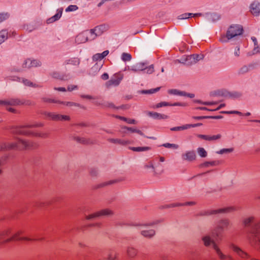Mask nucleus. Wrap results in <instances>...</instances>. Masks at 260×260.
<instances>
[{"label": "nucleus", "instance_id": "nucleus-1", "mask_svg": "<svg viewBox=\"0 0 260 260\" xmlns=\"http://www.w3.org/2000/svg\"><path fill=\"white\" fill-rule=\"evenodd\" d=\"M242 223L249 235L248 240L250 244L260 253V221H257L253 216L245 218Z\"/></svg>", "mask_w": 260, "mask_h": 260}, {"label": "nucleus", "instance_id": "nucleus-2", "mask_svg": "<svg viewBox=\"0 0 260 260\" xmlns=\"http://www.w3.org/2000/svg\"><path fill=\"white\" fill-rule=\"evenodd\" d=\"M23 233L22 231H19L14 234L12 237L5 239L7 236L11 235L10 229H7L0 232V247L3 246L5 244L13 240L16 241H40L43 239V238H39V235L37 234H33L29 235V237H20L19 236Z\"/></svg>", "mask_w": 260, "mask_h": 260}, {"label": "nucleus", "instance_id": "nucleus-3", "mask_svg": "<svg viewBox=\"0 0 260 260\" xmlns=\"http://www.w3.org/2000/svg\"><path fill=\"white\" fill-rule=\"evenodd\" d=\"M39 144L37 143L31 141H26L19 139L15 143H3L0 144V151L12 149H35L37 148Z\"/></svg>", "mask_w": 260, "mask_h": 260}, {"label": "nucleus", "instance_id": "nucleus-4", "mask_svg": "<svg viewBox=\"0 0 260 260\" xmlns=\"http://www.w3.org/2000/svg\"><path fill=\"white\" fill-rule=\"evenodd\" d=\"M243 32V29L242 25L232 24L229 27L225 36L221 37L220 39V41L222 43L228 42L230 40L242 35Z\"/></svg>", "mask_w": 260, "mask_h": 260}, {"label": "nucleus", "instance_id": "nucleus-5", "mask_svg": "<svg viewBox=\"0 0 260 260\" xmlns=\"http://www.w3.org/2000/svg\"><path fill=\"white\" fill-rule=\"evenodd\" d=\"M204 244L206 247H211L216 252L220 260H234L232 258L223 254L218 247L214 240L211 238L210 236L206 235L202 238Z\"/></svg>", "mask_w": 260, "mask_h": 260}, {"label": "nucleus", "instance_id": "nucleus-6", "mask_svg": "<svg viewBox=\"0 0 260 260\" xmlns=\"http://www.w3.org/2000/svg\"><path fill=\"white\" fill-rule=\"evenodd\" d=\"M230 225L228 219H223L219 221L217 225L211 232L212 237L217 241L222 240L224 230L228 229Z\"/></svg>", "mask_w": 260, "mask_h": 260}, {"label": "nucleus", "instance_id": "nucleus-7", "mask_svg": "<svg viewBox=\"0 0 260 260\" xmlns=\"http://www.w3.org/2000/svg\"><path fill=\"white\" fill-rule=\"evenodd\" d=\"M126 69L134 72H143L144 73L149 74H152L154 71L153 65H149L147 61L138 62L131 67L128 66Z\"/></svg>", "mask_w": 260, "mask_h": 260}, {"label": "nucleus", "instance_id": "nucleus-8", "mask_svg": "<svg viewBox=\"0 0 260 260\" xmlns=\"http://www.w3.org/2000/svg\"><path fill=\"white\" fill-rule=\"evenodd\" d=\"M43 124L42 123H36L35 124H27L23 126H13L11 128V133L14 135H20L24 136H29L32 132L25 130L26 128H32L35 127H42Z\"/></svg>", "mask_w": 260, "mask_h": 260}, {"label": "nucleus", "instance_id": "nucleus-9", "mask_svg": "<svg viewBox=\"0 0 260 260\" xmlns=\"http://www.w3.org/2000/svg\"><path fill=\"white\" fill-rule=\"evenodd\" d=\"M235 210V209L234 207H229L216 210H204L199 212L196 215V216L197 217H198L203 216H209L219 213H229L234 211Z\"/></svg>", "mask_w": 260, "mask_h": 260}, {"label": "nucleus", "instance_id": "nucleus-10", "mask_svg": "<svg viewBox=\"0 0 260 260\" xmlns=\"http://www.w3.org/2000/svg\"><path fill=\"white\" fill-rule=\"evenodd\" d=\"M30 105L31 102L29 101H25L19 99H10L8 100H0L1 106H18Z\"/></svg>", "mask_w": 260, "mask_h": 260}, {"label": "nucleus", "instance_id": "nucleus-11", "mask_svg": "<svg viewBox=\"0 0 260 260\" xmlns=\"http://www.w3.org/2000/svg\"><path fill=\"white\" fill-rule=\"evenodd\" d=\"M113 212L109 209H104L93 214L87 216L86 219L90 220L102 216H110L113 215Z\"/></svg>", "mask_w": 260, "mask_h": 260}, {"label": "nucleus", "instance_id": "nucleus-12", "mask_svg": "<svg viewBox=\"0 0 260 260\" xmlns=\"http://www.w3.org/2000/svg\"><path fill=\"white\" fill-rule=\"evenodd\" d=\"M123 78V75L121 73L115 74L111 79L106 83L107 87L111 86H118Z\"/></svg>", "mask_w": 260, "mask_h": 260}, {"label": "nucleus", "instance_id": "nucleus-13", "mask_svg": "<svg viewBox=\"0 0 260 260\" xmlns=\"http://www.w3.org/2000/svg\"><path fill=\"white\" fill-rule=\"evenodd\" d=\"M187 106L186 103H180V102H176L174 103H170L167 102H160L156 105H155L153 108H159L165 106H182V107H185Z\"/></svg>", "mask_w": 260, "mask_h": 260}, {"label": "nucleus", "instance_id": "nucleus-14", "mask_svg": "<svg viewBox=\"0 0 260 260\" xmlns=\"http://www.w3.org/2000/svg\"><path fill=\"white\" fill-rule=\"evenodd\" d=\"M181 158L183 160L192 161L196 158V153L193 150L186 151L181 155Z\"/></svg>", "mask_w": 260, "mask_h": 260}, {"label": "nucleus", "instance_id": "nucleus-15", "mask_svg": "<svg viewBox=\"0 0 260 260\" xmlns=\"http://www.w3.org/2000/svg\"><path fill=\"white\" fill-rule=\"evenodd\" d=\"M251 13L256 16L259 15L260 13V2L254 1L250 6Z\"/></svg>", "mask_w": 260, "mask_h": 260}, {"label": "nucleus", "instance_id": "nucleus-16", "mask_svg": "<svg viewBox=\"0 0 260 260\" xmlns=\"http://www.w3.org/2000/svg\"><path fill=\"white\" fill-rule=\"evenodd\" d=\"M147 115L152 118L154 119H166L168 118V116L164 114H160L156 112L148 111Z\"/></svg>", "mask_w": 260, "mask_h": 260}, {"label": "nucleus", "instance_id": "nucleus-17", "mask_svg": "<svg viewBox=\"0 0 260 260\" xmlns=\"http://www.w3.org/2000/svg\"><path fill=\"white\" fill-rule=\"evenodd\" d=\"M197 137L205 140L214 141L220 139L221 137V135L220 134H218L217 135L209 136L202 134H197Z\"/></svg>", "mask_w": 260, "mask_h": 260}, {"label": "nucleus", "instance_id": "nucleus-18", "mask_svg": "<svg viewBox=\"0 0 260 260\" xmlns=\"http://www.w3.org/2000/svg\"><path fill=\"white\" fill-rule=\"evenodd\" d=\"M121 129H126V130H127L128 131H130L132 133H136L138 134H139L140 135L142 136H143L144 137H146L147 138H148V139H152V140H155L156 138L154 137H148V136H146L144 135V134L139 129H136V128H134L133 127H127L126 126H123L121 127Z\"/></svg>", "mask_w": 260, "mask_h": 260}, {"label": "nucleus", "instance_id": "nucleus-19", "mask_svg": "<svg viewBox=\"0 0 260 260\" xmlns=\"http://www.w3.org/2000/svg\"><path fill=\"white\" fill-rule=\"evenodd\" d=\"M75 41L78 44L84 43L88 41L87 35H86V31H84L77 35L75 39Z\"/></svg>", "mask_w": 260, "mask_h": 260}, {"label": "nucleus", "instance_id": "nucleus-20", "mask_svg": "<svg viewBox=\"0 0 260 260\" xmlns=\"http://www.w3.org/2000/svg\"><path fill=\"white\" fill-rule=\"evenodd\" d=\"M220 18V15L216 13L206 14V19L208 21L214 22Z\"/></svg>", "mask_w": 260, "mask_h": 260}, {"label": "nucleus", "instance_id": "nucleus-21", "mask_svg": "<svg viewBox=\"0 0 260 260\" xmlns=\"http://www.w3.org/2000/svg\"><path fill=\"white\" fill-rule=\"evenodd\" d=\"M108 141L110 143L118 144L123 146H125L129 144V142L128 141L120 139L110 138Z\"/></svg>", "mask_w": 260, "mask_h": 260}, {"label": "nucleus", "instance_id": "nucleus-22", "mask_svg": "<svg viewBox=\"0 0 260 260\" xmlns=\"http://www.w3.org/2000/svg\"><path fill=\"white\" fill-rule=\"evenodd\" d=\"M142 235L147 238H151L155 235V231L154 230H143L141 232Z\"/></svg>", "mask_w": 260, "mask_h": 260}, {"label": "nucleus", "instance_id": "nucleus-23", "mask_svg": "<svg viewBox=\"0 0 260 260\" xmlns=\"http://www.w3.org/2000/svg\"><path fill=\"white\" fill-rule=\"evenodd\" d=\"M202 13H195V14H193V13H184V14H181L180 15H179L178 16V19H187L189 17V16H202Z\"/></svg>", "mask_w": 260, "mask_h": 260}, {"label": "nucleus", "instance_id": "nucleus-24", "mask_svg": "<svg viewBox=\"0 0 260 260\" xmlns=\"http://www.w3.org/2000/svg\"><path fill=\"white\" fill-rule=\"evenodd\" d=\"M45 115L53 120H60V114H57L51 112H45Z\"/></svg>", "mask_w": 260, "mask_h": 260}, {"label": "nucleus", "instance_id": "nucleus-25", "mask_svg": "<svg viewBox=\"0 0 260 260\" xmlns=\"http://www.w3.org/2000/svg\"><path fill=\"white\" fill-rule=\"evenodd\" d=\"M45 115L53 120H60V114H57L51 112H45Z\"/></svg>", "mask_w": 260, "mask_h": 260}, {"label": "nucleus", "instance_id": "nucleus-26", "mask_svg": "<svg viewBox=\"0 0 260 260\" xmlns=\"http://www.w3.org/2000/svg\"><path fill=\"white\" fill-rule=\"evenodd\" d=\"M80 62V60L78 57L71 58L69 59L66 60L65 63L67 64H72L74 66H79Z\"/></svg>", "mask_w": 260, "mask_h": 260}, {"label": "nucleus", "instance_id": "nucleus-27", "mask_svg": "<svg viewBox=\"0 0 260 260\" xmlns=\"http://www.w3.org/2000/svg\"><path fill=\"white\" fill-rule=\"evenodd\" d=\"M93 29L98 37L101 36L105 31V26L103 25H100L95 27L94 28H93Z\"/></svg>", "mask_w": 260, "mask_h": 260}, {"label": "nucleus", "instance_id": "nucleus-28", "mask_svg": "<svg viewBox=\"0 0 260 260\" xmlns=\"http://www.w3.org/2000/svg\"><path fill=\"white\" fill-rule=\"evenodd\" d=\"M220 164L219 160H213L211 161H205L204 163L201 164V167H208L209 166H217Z\"/></svg>", "mask_w": 260, "mask_h": 260}, {"label": "nucleus", "instance_id": "nucleus-29", "mask_svg": "<svg viewBox=\"0 0 260 260\" xmlns=\"http://www.w3.org/2000/svg\"><path fill=\"white\" fill-rule=\"evenodd\" d=\"M8 32L6 29L0 31V44L8 39Z\"/></svg>", "mask_w": 260, "mask_h": 260}, {"label": "nucleus", "instance_id": "nucleus-30", "mask_svg": "<svg viewBox=\"0 0 260 260\" xmlns=\"http://www.w3.org/2000/svg\"><path fill=\"white\" fill-rule=\"evenodd\" d=\"M85 31L86 35H87V38L88 39V41L93 40L97 37L93 29H91L89 30H86Z\"/></svg>", "mask_w": 260, "mask_h": 260}, {"label": "nucleus", "instance_id": "nucleus-31", "mask_svg": "<svg viewBox=\"0 0 260 260\" xmlns=\"http://www.w3.org/2000/svg\"><path fill=\"white\" fill-rule=\"evenodd\" d=\"M127 254L130 257H134L137 254V250L132 247H128L127 249Z\"/></svg>", "mask_w": 260, "mask_h": 260}, {"label": "nucleus", "instance_id": "nucleus-32", "mask_svg": "<svg viewBox=\"0 0 260 260\" xmlns=\"http://www.w3.org/2000/svg\"><path fill=\"white\" fill-rule=\"evenodd\" d=\"M242 95V93L238 91H229L228 98L236 99L240 98Z\"/></svg>", "mask_w": 260, "mask_h": 260}, {"label": "nucleus", "instance_id": "nucleus-33", "mask_svg": "<svg viewBox=\"0 0 260 260\" xmlns=\"http://www.w3.org/2000/svg\"><path fill=\"white\" fill-rule=\"evenodd\" d=\"M117 182H118L117 180H110L109 181L101 183L98 184L95 188H100L104 187L107 185H110L113 184Z\"/></svg>", "mask_w": 260, "mask_h": 260}, {"label": "nucleus", "instance_id": "nucleus-34", "mask_svg": "<svg viewBox=\"0 0 260 260\" xmlns=\"http://www.w3.org/2000/svg\"><path fill=\"white\" fill-rule=\"evenodd\" d=\"M131 150L134 151L140 152V151H148L151 149L150 147L145 146V147H132L129 148Z\"/></svg>", "mask_w": 260, "mask_h": 260}, {"label": "nucleus", "instance_id": "nucleus-35", "mask_svg": "<svg viewBox=\"0 0 260 260\" xmlns=\"http://www.w3.org/2000/svg\"><path fill=\"white\" fill-rule=\"evenodd\" d=\"M160 89V87H156L155 88H152L148 90H142L140 93L142 94H153L158 91Z\"/></svg>", "mask_w": 260, "mask_h": 260}, {"label": "nucleus", "instance_id": "nucleus-36", "mask_svg": "<svg viewBox=\"0 0 260 260\" xmlns=\"http://www.w3.org/2000/svg\"><path fill=\"white\" fill-rule=\"evenodd\" d=\"M22 82L25 86L32 87H40L39 85L35 84L29 81L28 79L22 78L21 82Z\"/></svg>", "mask_w": 260, "mask_h": 260}, {"label": "nucleus", "instance_id": "nucleus-37", "mask_svg": "<svg viewBox=\"0 0 260 260\" xmlns=\"http://www.w3.org/2000/svg\"><path fill=\"white\" fill-rule=\"evenodd\" d=\"M186 66H190L191 64H194V58L193 57V55H186Z\"/></svg>", "mask_w": 260, "mask_h": 260}, {"label": "nucleus", "instance_id": "nucleus-38", "mask_svg": "<svg viewBox=\"0 0 260 260\" xmlns=\"http://www.w3.org/2000/svg\"><path fill=\"white\" fill-rule=\"evenodd\" d=\"M216 94L219 96L228 98L229 91L226 89H223L217 91Z\"/></svg>", "mask_w": 260, "mask_h": 260}, {"label": "nucleus", "instance_id": "nucleus-39", "mask_svg": "<svg viewBox=\"0 0 260 260\" xmlns=\"http://www.w3.org/2000/svg\"><path fill=\"white\" fill-rule=\"evenodd\" d=\"M168 93L170 94L173 95H177L180 96H182L184 95L183 93V91H180L176 89H171L168 90Z\"/></svg>", "mask_w": 260, "mask_h": 260}, {"label": "nucleus", "instance_id": "nucleus-40", "mask_svg": "<svg viewBox=\"0 0 260 260\" xmlns=\"http://www.w3.org/2000/svg\"><path fill=\"white\" fill-rule=\"evenodd\" d=\"M167 148H172L174 149H177L179 148V145L176 144H171L169 143H164L161 145Z\"/></svg>", "mask_w": 260, "mask_h": 260}, {"label": "nucleus", "instance_id": "nucleus-41", "mask_svg": "<svg viewBox=\"0 0 260 260\" xmlns=\"http://www.w3.org/2000/svg\"><path fill=\"white\" fill-rule=\"evenodd\" d=\"M199 254L196 252H191L188 256L189 260H199Z\"/></svg>", "mask_w": 260, "mask_h": 260}, {"label": "nucleus", "instance_id": "nucleus-42", "mask_svg": "<svg viewBox=\"0 0 260 260\" xmlns=\"http://www.w3.org/2000/svg\"><path fill=\"white\" fill-rule=\"evenodd\" d=\"M199 155L201 157H206L207 156V152L204 148L199 147L197 149Z\"/></svg>", "mask_w": 260, "mask_h": 260}, {"label": "nucleus", "instance_id": "nucleus-43", "mask_svg": "<svg viewBox=\"0 0 260 260\" xmlns=\"http://www.w3.org/2000/svg\"><path fill=\"white\" fill-rule=\"evenodd\" d=\"M144 167L145 169L150 170V172H155V168L151 161H149L148 164H145Z\"/></svg>", "mask_w": 260, "mask_h": 260}, {"label": "nucleus", "instance_id": "nucleus-44", "mask_svg": "<svg viewBox=\"0 0 260 260\" xmlns=\"http://www.w3.org/2000/svg\"><path fill=\"white\" fill-rule=\"evenodd\" d=\"M101 106L104 108L108 107V108H113V109H118V108L117 107H116L113 103H110L108 102H103L102 103Z\"/></svg>", "mask_w": 260, "mask_h": 260}, {"label": "nucleus", "instance_id": "nucleus-45", "mask_svg": "<svg viewBox=\"0 0 260 260\" xmlns=\"http://www.w3.org/2000/svg\"><path fill=\"white\" fill-rule=\"evenodd\" d=\"M188 129L187 124L179 126H175L170 128L172 131H181Z\"/></svg>", "mask_w": 260, "mask_h": 260}, {"label": "nucleus", "instance_id": "nucleus-46", "mask_svg": "<svg viewBox=\"0 0 260 260\" xmlns=\"http://www.w3.org/2000/svg\"><path fill=\"white\" fill-rule=\"evenodd\" d=\"M8 157V155H5L0 159V175L2 173V167L6 163Z\"/></svg>", "mask_w": 260, "mask_h": 260}, {"label": "nucleus", "instance_id": "nucleus-47", "mask_svg": "<svg viewBox=\"0 0 260 260\" xmlns=\"http://www.w3.org/2000/svg\"><path fill=\"white\" fill-rule=\"evenodd\" d=\"M42 64L41 62L39 60L34 59L32 60H30V62H29V66L31 67H40Z\"/></svg>", "mask_w": 260, "mask_h": 260}, {"label": "nucleus", "instance_id": "nucleus-48", "mask_svg": "<svg viewBox=\"0 0 260 260\" xmlns=\"http://www.w3.org/2000/svg\"><path fill=\"white\" fill-rule=\"evenodd\" d=\"M132 58V55L127 53L124 52L121 55V59L124 61H130Z\"/></svg>", "mask_w": 260, "mask_h": 260}, {"label": "nucleus", "instance_id": "nucleus-49", "mask_svg": "<svg viewBox=\"0 0 260 260\" xmlns=\"http://www.w3.org/2000/svg\"><path fill=\"white\" fill-rule=\"evenodd\" d=\"M233 151H234L233 148H223V149L220 150L219 151H217L216 153L218 154H222L224 153H229L232 152Z\"/></svg>", "mask_w": 260, "mask_h": 260}, {"label": "nucleus", "instance_id": "nucleus-50", "mask_svg": "<svg viewBox=\"0 0 260 260\" xmlns=\"http://www.w3.org/2000/svg\"><path fill=\"white\" fill-rule=\"evenodd\" d=\"M62 11H63L62 8L58 9L57 11L56 14L52 16V17L53 18L54 20H55V21L58 20L61 17L62 13Z\"/></svg>", "mask_w": 260, "mask_h": 260}, {"label": "nucleus", "instance_id": "nucleus-51", "mask_svg": "<svg viewBox=\"0 0 260 260\" xmlns=\"http://www.w3.org/2000/svg\"><path fill=\"white\" fill-rule=\"evenodd\" d=\"M249 72L247 65L242 66L238 71L239 75H243Z\"/></svg>", "mask_w": 260, "mask_h": 260}, {"label": "nucleus", "instance_id": "nucleus-52", "mask_svg": "<svg viewBox=\"0 0 260 260\" xmlns=\"http://www.w3.org/2000/svg\"><path fill=\"white\" fill-rule=\"evenodd\" d=\"M42 100L46 103H53L57 104H59L60 103H61L60 101L55 100L54 99H52L47 98H43Z\"/></svg>", "mask_w": 260, "mask_h": 260}, {"label": "nucleus", "instance_id": "nucleus-53", "mask_svg": "<svg viewBox=\"0 0 260 260\" xmlns=\"http://www.w3.org/2000/svg\"><path fill=\"white\" fill-rule=\"evenodd\" d=\"M81 144H85V145H89V144H93V142L89 139H86L85 138L82 137L81 139Z\"/></svg>", "mask_w": 260, "mask_h": 260}, {"label": "nucleus", "instance_id": "nucleus-54", "mask_svg": "<svg viewBox=\"0 0 260 260\" xmlns=\"http://www.w3.org/2000/svg\"><path fill=\"white\" fill-rule=\"evenodd\" d=\"M178 203H172L170 204L165 205L164 206H161L160 207V209H166V208H174L176 207H178Z\"/></svg>", "mask_w": 260, "mask_h": 260}, {"label": "nucleus", "instance_id": "nucleus-55", "mask_svg": "<svg viewBox=\"0 0 260 260\" xmlns=\"http://www.w3.org/2000/svg\"><path fill=\"white\" fill-rule=\"evenodd\" d=\"M90 175L92 177H96L98 176L99 171L97 168H92L89 171Z\"/></svg>", "mask_w": 260, "mask_h": 260}, {"label": "nucleus", "instance_id": "nucleus-56", "mask_svg": "<svg viewBox=\"0 0 260 260\" xmlns=\"http://www.w3.org/2000/svg\"><path fill=\"white\" fill-rule=\"evenodd\" d=\"M10 16L8 13H0V22L7 19Z\"/></svg>", "mask_w": 260, "mask_h": 260}, {"label": "nucleus", "instance_id": "nucleus-57", "mask_svg": "<svg viewBox=\"0 0 260 260\" xmlns=\"http://www.w3.org/2000/svg\"><path fill=\"white\" fill-rule=\"evenodd\" d=\"M49 204H50L49 202L45 203V202H41V201H38V202H35L34 205L38 207H45L46 205H49Z\"/></svg>", "mask_w": 260, "mask_h": 260}, {"label": "nucleus", "instance_id": "nucleus-58", "mask_svg": "<svg viewBox=\"0 0 260 260\" xmlns=\"http://www.w3.org/2000/svg\"><path fill=\"white\" fill-rule=\"evenodd\" d=\"M78 7L76 5H70L66 9V12H72L77 10Z\"/></svg>", "mask_w": 260, "mask_h": 260}, {"label": "nucleus", "instance_id": "nucleus-59", "mask_svg": "<svg viewBox=\"0 0 260 260\" xmlns=\"http://www.w3.org/2000/svg\"><path fill=\"white\" fill-rule=\"evenodd\" d=\"M8 79L11 81H17L19 82H21L22 80V78L15 76H9L8 77Z\"/></svg>", "mask_w": 260, "mask_h": 260}, {"label": "nucleus", "instance_id": "nucleus-60", "mask_svg": "<svg viewBox=\"0 0 260 260\" xmlns=\"http://www.w3.org/2000/svg\"><path fill=\"white\" fill-rule=\"evenodd\" d=\"M193 57L194 58V63H196L197 61L203 59L204 57V55L202 54H193Z\"/></svg>", "mask_w": 260, "mask_h": 260}, {"label": "nucleus", "instance_id": "nucleus-61", "mask_svg": "<svg viewBox=\"0 0 260 260\" xmlns=\"http://www.w3.org/2000/svg\"><path fill=\"white\" fill-rule=\"evenodd\" d=\"M62 74L58 72H54L51 74V76L53 78L61 80V76Z\"/></svg>", "mask_w": 260, "mask_h": 260}, {"label": "nucleus", "instance_id": "nucleus-62", "mask_svg": "<svg viewBox=\"0 0 260 260\" xmlns=\"http://www.w3.org/2000/svg\"><path fill=\"white\" fill-rule=\"evenodd\" d=\"M30 135H32L35 137L46 138L48 137V134L46 133H31Z\"/></svg>", "mask_w": 260, "mask_h": 260}, {"label": "nucleus", "instance_id": "nucleus-63", "mask_svg": "<svg viewBox=\"0 0 260 260\" xmlns=\"http://www.w3.org/2000/svg\"><path fill=\"white\" fill-rule=\"evenodd\" d=\"M71 78L70 74H62L61 76V80L67 81Z\"/></svg>", "mask_w": 260, "mask_h": 260}, {"label": "nucleus", "instance_id": "nucleus-64", "mask_svg": "<svg viewBox=\"0 0 260 260\" xmlns=\"http://www.w3.org/2000/svg\"><path fill=\"white\" fill-rule=\"evenodd\" d=\"M101 53H96L94 54L92 57V59L94 61H98L102 60L103 58Z\"/></svg>", "mask_w": 260, "mask_h": 260}]
</instances>
